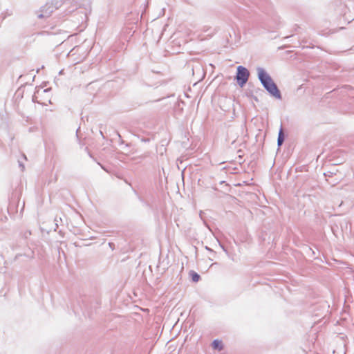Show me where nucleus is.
<instances>
[{
	"instance_id": "7ed1b4c3",
	"label": "nucleus",
	"mask_w": 354,
	"mask_h": 354,
	"mask_svg": "<svg viewBox=\"0 0 354 354\" xmlns=\"http://www.w3.org/2000/svg\"><path fill=\"white\" fill-rule=\"evenodd\" d=\"M46 8V6L42 8V10H41V13H40L39 15H38V17L40 18V19H42V18H45V17H48L50 15V14L53 12V7L52 6H48L46 10L45 8Z\"/></svg>"
},
{
	"instance_id": "20e7f679",
	"label": "nucleus",
	"mask_w": 354,
	"mask_h": 354,
	"mask_svg": "<svg viewBox=\"0 0 354 354\" xmlns=\"http://www.w3.org/2000/svg\"><path fill=\"white\" fill-rule=\"evenodd\" d=\"M212 346L214 350L221 351L223 349V344L221 340L214 339L212 343Z\"/></svg>"
},
{
	"instance_id": "a211bd4d",
	"label": "nucleus",
	"mask_w": 354,
	"mask_h": 354,
	"mask_svg": "<svg viewBox=\"0 0 354 354\" xmlns=\"http://www.w3.org/2000/svg\"><path fill=\"white\" fill-rule=\"evenodd\" d=\"M100 133H101V135L103 136V133H102V131H100Z\"/></svg>"
},
{
	"instance_id": "f03ea898",
	"label": "nucleus",
	"mask_w": 354,
	"mask_h": 354,
	"mask_svg": "<svg viewBox=\"0 0 354 354\" xmlns=\"http://www.w3.org/2000/svg\"><path fill=\"white\" fill-rule=\"evenodd\" d=\"M250 76L249 71L243 66H239L236 68L235 80L238 85L243 87L248 82Z\"/></svg>"
},
{
	"instance_id": "39448f33",
	"label": "nucleus",
	"mask_w": 354,
	"mask_h": 354,
	"mask_svg": "<svg viewBox=\"0 0 354 354\" xmlns=\"http://www.w3.org/2000/svg\"><path fill=\"white\" fill-rule=\"evenodd\" d=\"M284 142V134L283 133L282 128L280 129L278 134L277 138V145L278 147H281Z\"/></svg>"
},
{
	"instance_id": "f8f14e48",
	"label": "nucleus",
	"mask_w": 354,
	"mask_h": 354,
	"mask_svg": "<svg viewBox=\"0 0 354 354\" xmlns=\"http://www.w3.org/2000/svg\"><path fill=\"white\" fill-rule=\"evenodd\" d=\"M98 164L100 165V167H102L104 171H106V172H108V170L106 169V167H104L103 165H101V164H100V163H98Z\"/></svg>"
},
{
	"instance_id": "423d86ee",
	"label": "nucleus",
	"mask_w": 354,
	"mask_h": 354,
	"mask_svg": "<svg viewBox=\"0 0 354 354\" xmlns=\"http://www.w3.org/2000/svg\"><path fill=\"white\" fill-rule=\"evenodd\" d=\"M190 275H191L192 279L194 282L198 281L201 278L200 275L194 271L191 272Z\"/></svg>"
},
{
	"instance_id": "9d476101",
	"label": "nucleus",
	"mask_w": 354,
	"mask_h": 354,
	"mask_svg": "<svg viewBox=\"0 0 354 354\" xmlns=\"http://www.w3.org/2000/svg\"><path fill=\"white\" fill-rule=\"evenodd\" d=\"M205 250L212 252V253H214V251L213 250H212L211 248H209L208 246H205Z\"/></svg>"
},
{
	"instance_id": "2eb2a0df",
	"label": "nucleus",
	"mask_w": 354,
	"mask_h": 354,
	"mask_svg": "<svg viewBox=\"0 0 354 354\" xmlns=\"http://www.w3.org/2000/svg\"><path fill=\"white\" fill-rule=\"evenodd\" d=\"M22 157L24 160H27L26 156L25 154H22Z\"/></svg>"
},
{
	"instance_id": "9b49d317",
	"label": "nucleus",
	"mask_w": 354,
	"mask_h": 354,
	"mask_svg": "<svg viewBox=\"0 0 354 354\" xmlns=\"http://www.w3.org/2000/svg\"><path fill=\"white\" fill-rule=\"evenodd\" d=\"M98 164L100 165V167H102L104 171H106V172H108V170L106 169V167H104L103 165H101V164H100V163H98Z\"/></svg>"
},
{
	"instance_id": "f257e3e1",
	"label": "nucleus",
	"mask_w": 354,
	"mask_h": 354,
	"mask_svg": "<svg viewBox=\"0 0 354 354\" xmlns=\"http://www.w3.org/2000/svg\"><path fill=\"white\" fill-rule=\"evenodd\" d=\"M257 71L258 79L266 91L271 96L281 100L282 98L281 92L270 75L261 67H257Z\"/></svg>"
},
{
	"instance_id": "dca6fc26",
	"label": "nucleus",
	"mask_w": 354,
	"mask_h": 354,
	"mask_svg": "<svg viewBox=\"0 0 354 354\" xmlns=\"http://www.w3.org/2000/svg\"><path fill=\"white\" fill-rule=\"evenodd\" d=\"M254 3H255L257 6H259V8H261V6L259 3L255 2Z\"/></svg>"
},
{
	"instance_id": "f3484780",
	"label": "nucleus",
	"mask_w": 354,
	"mask_h": 354,
	"mask_svg": "<svg viewBox=\"0 0 354 354\" xmlns=\"http://www.w3.org/2000/svg\"><path fill=\"white\" fill-rule=\"evenodd\" d=\"M220 245H221V247L223 248V250L224 251H225V249L224 246H223V245H222L221 244H220Z\"/></svg>"
},
{
	"instance_id": "4468645a",
	"label": "nucleus",
	"mask_w": 354,
	"mask_h": 354,
	"mask_svg": "<svg viewBox=\"0 0 354 354\" xmlns=\"http://www.w3.org/2000/svg\"><path fill=\"white\" fill-rule=\"evenodd\" d=\"M326 180H327V181H328V183H329L330 184H331V185H335V182H330V181L328 180V179H326Z\"/></svg>"
},
{
	"instance_id": "1a4fd4ad",
	"label": "nucleus",
	"mask_w": 354,
	"mask_h": 354,
	"mask_svg": "<svg viewBox=\"0 0 354 354\" xmlns=\"http://www.w3.org/2000/svg\"><path fill=\"white\" fill-rule=\"evenodd\" d=\"M210 28H211L210 27H207V26H205L203 27L202 30L203 32H207Z\"/></svg>"
},
{
	"instance_id": "ddd939ff",
	"label": "nucleus",
	"mask_w": 354,
	"mask_h": 354,
	"mask_svg": "<svg viewBox=\"0 0 354 354\" xmlns=\"http://www.w3.org/2000/svg\"><path fill=\"white\" fill-rule=\"evenodd\" d=\"M214 33H215V30H214V29H213V30H212V31L211 32V33H210V34H209L208 35H214Z\"/></svg>"
},
{
	"instance_id": "6e6552de",
	"label": "nucleus",
	"mask_w": 354,
	"mask_h": 354,
	"mask_svg": "<svg viewBox=\"0 0 354 354\" xmlns=\"http://www.w3.org/2000/svg\"><path fill=\"white\" fill-rule=\"evenodd\" d=\"M333 174L332 171H328L327 173H324L326 177H330Z\"/></svg>"
},
{
	"instance_id": "0eeeda50",
	"label": "nucleus",
	"mask_w": 354,
	"mask_h": 354,
	"mask_svg": "<svg viewBox=\"0 0 354 354\" xmlns=\"http://www.w3.org/2000/svg\"><path fill=\"white\" fill-rule=\"evenodd\" d=\"M19 167L21 168V171H24L25 169L24 163L21 160H18Z\"/></svg>"
}]
</instances>
